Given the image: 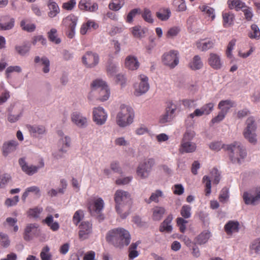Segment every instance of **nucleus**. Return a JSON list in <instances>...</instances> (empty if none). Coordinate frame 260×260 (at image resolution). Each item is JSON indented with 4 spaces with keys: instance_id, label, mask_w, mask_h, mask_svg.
Returning a JSON list of instances; mask_svg holds the SVG:
<instances>
[{
    "instance_id": "9",
    "label": "nucleus",
    "mask_w": 260,
    "mask_h": 260,
    "mask_svg": "<svg viewBox=\"0 0 260 260\" xmlns=\"http://www.w3.org/2000/svg\"><path fill=\"white\" fill-rule=\"evenodd\" d=\"M163 63L170 68H174L179 62V52L177 50H171L164 54L162 56Z\"/></svg>"
},
{
    "instance_id": "55",
    "label": "nucleus",
    "mask_w": 260,
    "mask_h": 260,
    "mask_svg": "<svg viewBox=\"0 0 260 260\" xmlns=\"http://www.w3.org/2000/svg\"><path fill=\"white\" fill-rule=\"evenodd\" d=\"M84 217V212L81 210L76 211L73 217V222L74 224L77 225Z\"/></svg>"
},
{
    "instance_id": "22",
    "label": "nucleus",
    "mask_w": 260,
    "mask_h": 260,
    "mask_svg": "<svg viewBox=\"0 0 260 260\" xmlns=\"http://www.w3.org/2000/svg\"><path fill=\"white\" fill-rule=\"evenodd\" d=\"M18 146V143L13 140L4 143L2 148L4 155L7 156L9 154L15 151Z\"/></svg>"
},
{
    "instance_id": "45",
    "label": "nucleus",
    "mask_w": 260,
    "mask_h": 260,
    "mask_svg": "<svg viewBox=\"0 0 260 260\" xmlns=\"http://www.w3.org/2000/svg\"><path fill=\"white\" fill-rule=\"evenodd\" d=\"M142 17L146 22L150 24L153 23L154 20L152 16L151 11L148 8H144L142 13Z\"/></svg>"
},
{
    "instance_id": "54",
    "label": "nucleus",
    "mask_w": 260,
    "mask_h": 260,
    "mask_svg": "<svg viewBox=\"0 0 260 260\" xmlns=\"http://www.w3.org/2000/svg\"><path fill=\"white\" fill-rule=\"evenodd\" d=\"M251 32L249 34V37L252 39L258 40L260 39V30L256 24L251 26Z\"/></svg>"
},
{
    "instance_id": "32",
    "label": "nucleus",
    "mask_w": 260,
    "mask_h": 260,
    "mask_svg": "<svg viewBox=\"0 0 260 260\" xmlns=\"http://www.w3.org/2000/svg\"><path fill=\"white\" fill-rule=\"evenodd\" d=\"M98 24H96L94 21L89 20L87 21V22L83 23L82 25L80 31L81 35H84L91 28L95 29L98 27Z\"/></svg>"
},
{
    "instance_id": "50",
    "label": "nucleus",
    "mask_w": 260,
    "mask_h": 260,
    "mask_svg": "<svg viewBox=\"0 0 260 260\" xmlns=\"http://www.w3.org/2000/svg\"><path fill=\"white\" fill-rule=\"evenodd\" d=\"M246 126L244 131H256L257 126L253 117H250L247 118L246 122Z\"/></svg>"
},
{
    "instance_id": "34",
    "label": "nucleus",
    "mask_w": 260,
    "mask_h": 260,
    "mask_svg": "<svg viewBox=\"0 0 260 260\" xmlns=\"http://www.w3.org/2000/svg\"><path fill=\"white\" fill-rule=\"evenodd\" d=\"M223 25L224 27H228L233 24L234 15L230 12L222 13Z\"/></svg>"
},
{
    "instance_id": "59",
    "label": "nucleus",
    "mask_w": 260,
    "mask_h": 260,
    "mask_svg": "<svg viewBox=\"0 0 260 260\" xmlns=\"http://www.w3.org/2000/svg\"><path fill=\"white\" fill-rule=\"evenodd\" d=\"M180 31V29L178 26H174L170 28L167 31L166 36L168 38L172 39L177 36Z\"/></svg>"
},
{
    "instance_id": "41",
    "label": "nucleus",
    "mask_w": 260,
    "mask_h": 260,
    "mask_svg": "<svg viewBox=\"0 0 260 260\" xmlns=\"http://www.w3.org/2000/svg\"><path fill=\"white\" fill-rule=\"evenodd\" d=\"M199 9L204 13V14L207 15L208 17H210L211 20H213L215 19V10L213 8L204 5L200 6L199 7Z\"/></svg>"
},
{
    "instance_id": "40",
    "label": "nucleus",
    "mask_w": 260,
    "mask_h": 260,
    "mask_svg": "<svg viewBox=\"0 0 260 260\" xmlns=\"http://www.w3.org/2000/svg\"><path fill=\"white\" fill-rule=\"evenodd\" d=\"M244 138L250 143L255 144L257 142L256 131H243Z\"/></svg>"
},
{
    "instance_id": "35",
    "label": "nucleus",
    "mask_w": 260,
    "mask_h": 260,
    "mask_svg": "<svg viewBox=\"0 0 260 260\" xmlns=\"http://www.w3.org/2000/svg\"><path fill=\"white\" fill-rule=\"evenodd\" d=\"M171 15V10L169 8H163L160 9L156 13L157 18L161 21H167L170 17Z\"/></svg>"
},
{
    "instance_id": "52",
    "label": "nucleus",
    "mask_w": 260,
    "mask_h": 260,
    "mask_svg": "<svg viewBox=\"0 0 260 260\" xmlns=\"http://www.w3.org/2000/svg\"><path fill=\"white\" fill-rule=\"evenodd\" d=\"M48 37L50 41L56 44L60 43L61 40L57 37V30L55 28H52L48 33Z\"/></svg>"
},
{
    "instance_id": "26",
    "label": "nucleus",
    "mask_w": 260,
    "mask_h": 260,
    "mask_svg": "<svg viewBox=\"0 0 260 260\" xmlns=\"http://www.w3.org/2000/svg\"><path fill=\"white\" fill-rule=\"evenodd\" d=\"M139 62L136 57L133 55L127 56L125 59V67L129 70H136L139 67Z\"/></svg>"
},
{
    "instance_id": "21",
    "label": "nucleus",
    "mask_w": 260,
    "mask_h": 260,
    "mask_svg": "<svg viewBox=\"0 0 260 260\" xmlns=\"http://www.w3.org/2000/svg\"><path fill=\"white\" fill-rule=\"evenodd\" d=\"M173 219L172 214H169L162 221L159 226V231L167 233H171L173 231L172 221Z\"/></svg>"
},
{
    "instance_id": "13",
    "label": "nucleus",
    "mask_w": 260,
    "mask_h": 260,
    "mask_svg": "<svg viewBox=\"0 0 260 260\" xmlns=\"http://www.w3.org/2000/svg\"><path fill=\"white\" fill-rule=\"evenodd\" d=\"M40 234L39 225L37 223L27 224L24 229L23 238L25 241H30L37 237Z\"/></svg>"
},
{
    "instance_id": "63",
    "label": "nucleus",
    "mask_w": 260,
    "mask_h": 260,
    "mask_svg": "<svg viewBox=\"0 0 260 260\" xmlns=\"http://www.w3.org/2000/svg\"><path fill=\"white\" fill-rule=\"evenodd\" d=\"M226 145L222 144L221 142L217 141L210 143L209 147L212 150L218 151L222 148L225 149Z\"/></svg>"
},
{
    "instance_id": "42",
    "label": "nucleus",
    "mask_w": 260,
    "mask_h": 260,
    "mask_svg": "<svg viewBox=\"0 0 260 260\" xmlns=\"http://www.w3.org/2000/svg\"><path fill=\"white\" fill-rule=\"evenodd\" d=\"M124 0H112L108 7L112 11H118L124 6Z\"/></svg>"
},
{
    "instance_id": "6",
    "label": "nucleus",
    "mask_w": 260,
    "mask_h": 260,
    "mask_svg": "<svg viewBox=\"0 0 260 260\" xmlns=\"http://www.w3.org/2000/svg\"><path fill=\"white\" fill-rule=\"evenodd\" d=\"M139 82L135 83L134 94L136 96H139L145 93L149 89L148 78L145 75L141 74L138 77Z\"/></svg>"
},
{
    "instance_id": "62",
    "label": "nucleus",
    "mask_w": 260,
    "mask_h": 260,
    "mask_svg": "<svg viewBox=\"0 0 260 260\" xmlns=\"http://www.w3.org/2000/svg\"><path fill=\"white\" fill-rule=\"evenodd\" d=\"M229 199V189L224 187L221 190L219 200V201L222 203L226 202Z\"/></svg>"
},
{
    "instance_id": "51",
    "label": "nucleus",
    "mask_w": 260,
    "mask_h": 260,
    "mask_svg": "<svg viewBox=\"0 0 260 260\" xmlns=\"http://www.w3.org/2000/svg\"><path fill=\"white\" fill-rule=\"evenodd\" d=\"M177 108V105L175 103L170 101L168 103L166 110L172 118H174L176 116Z\"/></svg>"
},
{
    "instance_id": "46",
    "label": "nucleus",
    "mask_w": 260,
    "mask_h": 260,
    "mask_svg": "<svg viewBox=\"0 0 260 260\" xmlns=\"http://www.w3.org/2000/svg\"><path fill=\"white\" fill-rule=\"evenodd\" d=\"M141 13V10L140 8H135L131 10L127 14L125 21L128 23H132L133 22V19L138 14Z\"/></svg>"
},
{
    "instance_id": "3",
    "label": "nucleus",
    "mask_w": 260,
    "mask_h": 260,
    "mask_svg": "<svg viewBox=\"0 0 260 260\" xmlns=\"http://www.w3.org/2000/svg\"><path fill=\"white\" fill-rule=\"evenodd\" d=\"M225 150L228 151L230 159L233 164H241L247 156L246 148L240 142L226 145Z\"/></svg>"
},
{
    "instance_id": "37",
    "label": "nucleus",
    "mask_w": 260,
    "mask_h": 260,
    "mask_svg": "<svg viewBox=\"0 0 260 260\" xmlns=\"http://www.w3.org/2000/svg\"><path fill=\"white\" fill-rule=\"evenodd\" d=\"M30 46L27 44L22 45H17L15 46L16 52L21 56H25L29 52Z\"/></svg>"
},
{
    "instance_id": "48",
    "label": "nucleus",
    "mask_w": 260,
    "mask_h": 260,
    "mask_svg": "<svg viewBox=\"0 0 260 260\" xmlns=\"http://www.w3.org/2000/svg\"><path fill=\"white\" fill-rule=\"evenodd\" d=\"M110 95V89L108 86L99 90V100L101 101H106L109 98Z\"/></svg>"
},
{
    "instance_id": "49",
    "label": "nucleus",
    "mask_w": 260,
    "mask_h": 260,
    "mask_svg": "<svg viewBox=\"0 0 260 260\" xmlns=\"http://www.w3.org/2000/svg\"><path fill=\"white\" fill-rule=\"evenodd\" d=\"M50 250V247L47 245L42 248L40 253L41 260H51L52 254Z\"/></svg>"
},
{
    "instance_id": "8",
    "label": "nucleus",
    "mask_w": 260,
    "mask_h": 260,
    "mask_svg": "<svg viewBox=\"0 0 260 260\" xmlns=\"http://www.w3.org/2000/svg\"><path fill=\"white\" fill-rule=\"evenodd\" d=\"M18 163L22 171L29 176H32L36 174L40 169L43 168L44 166V163L43 161L40 162L39 166L28 165L24 157L20 158L18 160Z\"/></svg>"
},
{
    "instance_id": "14",
    "label": "nucleus",
    "mask_w": 260,
    "mask_h": 260,
    "mask_svg": "<svg viewBox=\"0 0 260 260\" xmlns=\"http://www.w3.org/2000/svg\"><path fill=\"white\" fill-rule=\"evenodd\" d=\"M82 62L87 68H94L99 62V56L96 53L88 51L83 56Z\"/></svg>"
},
{
    "instance_id": "25",
    "label": "nucleus",
    "mask_w": 260,
    "mask_h": 260,
    "mask_svg": "<svg viewBox=\"0 0 260 260\" xmlns=\"http://www.w3.org/2000/svg\"><path fill=\"white\" fill-rule=\"evenodd\" d=\"M197 149V145L192 142H181L180 146L179 149L180 153H192L194 152Z\"/></svg>"
},
{
    "instance_id": "19",
    "label": "nucleus",
    "mask_w": 260,
    "mask_h": 260,
    "mask_svg": "<svg viewBox=\"0 0 260 260\" xmlns=\"http://www.w3.org/2000/svg\"><path fill=\"white\" fill-rule=\"evenodd\" d=\"M215 42L214 40L202 39L196 42V46L200 51H206L214 47Z\"/></svg>"
},
{
    "instance_id": "2",
    "label": "nucleus",
    "mask_w": 260,
    "mask_h": 260,
    "mask_svg": "<svg viewBox=\"0 0 260 260\" xmlns=\"http://www.w3.org/2000/svg\"><path fill=\"white\" fill-rule=\"evenodd\" d=\"M106 238L108 243L119 248L127 246L131 242V236L128 231L122 228L110 230L107 233Z\"/></svg>"
},
{
    "instance_id": "10",
    "label": "nucleus",
    "mask_w": 260,
    "mask_h": 260,
    "mask_svg": "<svg viewBox=\"0 0 260 260\" xmlns=\"http://www.w3.org/2000/svg\"><path fill=\"white\" fill-rule=\"evenodd\" d=\"M214 104L210 102L204 105L200 108H197L193 112L188 115L187 119H193L195 117H201L202 116L209 115L214 110Z\"/></svg>"
},
{
    "instance_id": "43",
    "label": "nucleus",
    "mask_w": 260,
    "mask_h": 260,
    "mask_svg": "<svg viewBox=\"0 0 260 260\" xmlns=\"http://www.w3.org/2000/svg\"><path fill=\"white\" fill-rule=\"evenodd\" d=\"M163 196L164 194L162 191L158 189L156 190L155 192H152L149 199L146 200V202L148 204H150L152 202L155 203H158L159 201V198L163 197Z\"/></svg>"
},
{
    "instance_id": "57",
    "label": "nucleus",
    "mask_w": 260,
    "mask_h": 260,
    "mask_svg": "<svg viewBox=\"0 0 260 260\" xmlns=\"http://www.w3.org/2000/svg\"><path fill=\"white\" fill-rule=\"evenodd\" d=\"M228 3L231 9H235L238 10L243 6V3L240 0H229Z\"/></svg>"
},
{
    "instance_id": "33",
    "label": "nucleus",
    "mask_w": 260,
    "mask_h": 260,
    "mask_svg": "<svg viewBox=\"0 0 260 260\" xmlns=\"http://www.w3.org/2000/svg\"><path fill=\"white\" fill-rule=\"evenodd\" d=\"M211 236L209 231H204L196 238V243L199 245L204 244L208 242Z\"/></svg>"
},
{
    "instance_id": "5",
    "label": "nucleus",
    "mask_w": 260,
    "mask_h": 260,
    "mask_svg": "<svg viewBox=\"0 0 260 260\" xmlns=\"http://www.w3.org/2000/svg\"><path fill=\"white\" fill-rule=\"evenodd\" d=\"M104 206V201L101 198H94L88 204V210L92 216H98L99 220H103L104 216L101 214Z\"/></svg>"
},
{
    "instance_id": "53",
    "label": "nucleus",
    "mask_w": 260,
    "mask_h": 260,
    "mask_svg": "<svg viewBox=\"0 0 260 260\" xmlns=\"http://www.w3.org/2000/svg\"><path fill=\"white\" fill-rule=\"evenodd\" d=\"M181 215L184 218H189L191 215V207L188 205H184L180 210Z\"/></svg>"
},
{
    "instance_id": "16",
    "label": "nucleus",
    "mask_w": 260,
    "mask_h": 260,
    "mask_svg": "<svg viewBox=\"0 0 260 260\" xmlns=\"http://www.w3.org/2000/svg\"><path fill=\"white\" fill-rule=\"evenodd\" d=\"M71 118L72 122L79 127H85L87 124V118L80 112H73Z\"/></svg>"
},
{
    "instance_id": "17",
    "label": "nucleus",
    "mask_w": 260,
    "mask_h": 260,
    "mask_svg": "<svg viewBox=\"0 0 260 260\" xmlns=\"http://www.w3.org/2000/svg\"><path fill=\"white\" fill-rule=\"evenodd\" d=\"M208 62L210 66L214 70L220 69L223 64L221 56L215 53H210Z\"/></svg>"
},
{
    "instance_id": "47",
    "label": "nucleus",
    "mask_w": 260,
    "mask_h": 260,
    "mask_svg": "<svg viewBox=\"0 0 260 260\" xmlns=\"http://www.w3.org/2000/svg\"><path fill=\"white\" fill-rule=\"evenodd\" d=\"M107 75L109 77H114L118 71V66L116 64L112 62H108L106 67Z\"/></svg>"
},
{
    "instance_id": "24",
    "label": "nucleus",
    "mask_w": 260,
    "mask_h": 260,
    "mask_svg": "<svg viewBox=\"0 0 260 260\" xmlns=\"http://www.w3.org/2000/svg\"><path fill=\"white\" fill-rule=\"evenodd\" d=\"M27 128L30 135L33 137H40L46 133V128L43 125H29Z\"/></svg>"
},
{
    "instance_id": "7",
    "label": "nucleus",
    "mask_w": 260,
    "mask_h": 260,
    "mask_svg": "<svg viewBox=\"0 0 260 260\" xmlns=\"http://www.w3.org/2000/svg\"><path fill=\"white\" fill-rule=\"evenodd\" d=\"M154 164L153 159L149 158L140 163L137 169V175L141 179L147 178Z\"/></svg>"
},
{
    "instance_id": "39",
    "label": "nucleus",
    "mask_w": 260,
    "mask_h": 260,
    "mask_svg": "<svg viewBox=\"0 0 260 260\" xmlns=\"http://www.w3.org/2000/svg\"><path fill=\"white\" fill-rule=\"evenodd\" d=\"M203 66L201 60V57L198 55H195L192 58V61L189 63L190 68L193 70L200 69Z\"/></svg>"
},
{
    "instance_id": "30",
    "label": "nucleus",
    "mask_w": 260,
    "mask_h": 260,
    "mask_svg": "<svg viewBox=\"0 0 260 260\" xmlns=\"http://www.w3.org/2000/svg\"><path fill=\"white\" fill-rule=\"evenodd\" d=\"M49 228L54 232L57 231L59 229V224L57 221H54L53 217L52 215H48L46 218L43 220Z\"/></svg>"
},
{
    "instance_id": "58",
    "label": "nucleus",
    "mask_w": 260,
    "mask_h": 260,
    "mask_svg": "<svg viewBox=\"0 0 260 260\" xmlns=\"http://www.w3.org/2000/svg\"><path fill=\"white\" fill-rule=\"evenodd\" d=\"M203 182L205 184L206 187V195L208 196L211 193V178L208 176H204L203 178Z\"/></svg>"
},
{
    "instance_id": "44",
    "label": "nucleus",
    "mask_w": 260,
    "mask_h": 260,
    "mask_svg": "<svg viewBox=\"0 0 260 260\" xmlns=\"http://www.w3.org/2000/svg\"><path fill=\"white\" fill-rule=\"evenodd\" d=\"M48 8L50 10L48 15L51 18L55 17L59 12V9L57 4L54 2H50L49 3Z\"/></svg>"
},
{
    "instance_id": "23",
    "label": "nucleus",
    "mask_w": 260,
    "mask_h": 260,
    "mask_svg": "<svg viewBox=\"0 0 260 260\" xmlns=\"http://www.w3.org/2000/svg\"><path fill=\"white\" fill-rule=\"evenodd\" d=\"M58 135L59 137L58 145V147L63 148L68 150L71 146V140L69 136L64 135L63 132H58Z\"/></svg>"
},
{
    "instance_id": "56",
    "label": "nucleus",
    "mask_w": 260,
    "mask_h": 260,
    "mask_svg": "<svg viewBox=\"0 0 260 260\" xmlns=\"http://www.w3.org/2000/svg\"><path fill=\"white\" fill-rule=\"evenodd\" d=\"M211 177L213 179V184H218L220 180V173L219 171L216 169H213L211 172Z\"/></svg>"
},
{
    "instance_id": "15",
    "label": "nucleus",
    "mask_w": 260,
    "mask_h": 260,
    "mask_svg": "<svg viewBox=\"0 0 260 260\" xmlns=\"http://www.w3.org/2000/svg\"><path fill=\"white\" fill-rule=\"evenodd\" d=\"M79 237L81 240L87 239L92 233V224L88 221H83L79 226Z\"/></svg>"
},
{
    "instance_id": "29",
    "label": "nucleus",
    "mask_w": 260,
    "mask_h": 260,
    "mask_svg": "<svg viewBox=\"0 0 260 260\" xmlns=\"http://www.w3.org/2000/svg\"><path fill=\"white\" fill-rule=\"evenodd\" d=\"M152 218L154 221H159L162 218L166 212L165 208L160 206H155L152 209Z\"/></svg>"
},
{
    "instance_id": "11",
    "label": "nucleus",
    "mask_w": 260,
    "mask_h": 260,
    "mask_svg": "<svg viewBox=\"0 0 260 260\" xmlns=\"http://www.w3.org/2000/svg\"><path fill=\"white\" fill-rule=\"evenodd\" d=\"M77 22L78 18L74 15H70L63 20V25L68 29L67 35L69 38L74 37Z\"/></svg>"
},
{
    "instance_id": "27",
    "label": "nucleus",
    "mask_w": 260,
    "mask_h": 260,
    "mask_svg": "<svg viewBox=\"0 0 260 260\" xmlns=\"http://www.w3.org/2000/svg\"><path fill=\"white\" fill-rule=\"evenodd\" d=\"M224 230L228 235H231L238 232L239 229V223L237 221L230 220L224 225Z\"/></svg>"
},
{
    "instance_id": "28",
    "label": "nucleus",
    "mask_w": 260,
    "mask_h": 260,
    "mask_svg": "<svg viewBox=\"0 0 260 260\" xmlns=\"http://www.w3.org/2000/svg\"><path fill=\"white\" fill-rule=\"evenodd\" d=\"M234 106V103L231 100H222L219 103L218 108L221 112L226 115L230 109Z\"/></svg>"
},
{
    "instance_id": "64",
    "label": "nucleus",
    "mask_w": 260,
    "mask_h": 260,
    "mask_svg": "<svg viewBox=\"0 0 260 260\" xmlns=\"http://www.w3.org/2000/svg\"><path fill=\"white\" fill-rule=\"evenodd\" d=\"M250 249L257 254L260 253V237L252 241L250 245Z\"/></svg>"
},
{
    "instance_id": "61",
    "label": "nucleus",
    "mask_w": 260,
    "mask_h": 260,
    "mask_svg": "<svg viewBox=\"0 0 260 260\" xmlns=\"http://www.w3.org/2000/svg\"><path fill=\"white\" fill-rule=\"evenodd\" d=\"M196 135V133L193 131L186 130L183 135L181 142H191Z\"/></svg>"
},
{
    "instance_id": "18",
    "label": "nucleus",
    "mask_w": 260,
    "mask_h": 260,
    "mask_svg": "<svg viewBox=\"0 0 260 260\" xmlns=\"http://www.w3.org/2000/svg\"><path fill=\"white\" fill-rule=\"evenodd\" d=\"M78 6L81 10L91 12H95L99 8L98 4L91 0H80Z\"/></svg>"
},
{
    "instance_id": "4",
    "label": "nucleus",
    "mask_w": 260,
    "mask_h": 260,
    "mask_svg": "<svg viewBox=\"0 0 260 260\" xmlns=\"http://www.w3.org/2000/svg\"><path fill=\"white\" fill-rule=\"evenodd\" d=\"M135 118L134 109L129 106L121 105L116 117V123L120 127H126L130 125Z\"/></svg>"
},
{
    "instance_id": "60",
    "label": "nucleus",
    "mask_w": 260,
    "mask_h": 260,
    "mask_svg": "<svg viewBox=\"0 0 260 260\" xmlns=\"http://www.w3.org/2000/svg\"><path fill=\"white\" fill-rule=\"evenodd\" d=\"M43 211V208L42 207H36L32 209H29L28 214V215L32 218H38L40 214Z\"/></svg>"
},
{
    "instance_id": "31",
    "label": "nucleus",
    "mask_w": 260,
    "mask_h": 260,
    "mask_svg": "<svg viewBox=\"0 0 260 260\" xmlns=\"http://www.w3.org/2000/svg\"><path fill=\"white\" fill-rule=\"evenodd\" d=\"M131 31L135 38L141 39L144 37L146 28L140 25H136L131 28Z\"/></svg>"
},
{
    "instance_id": "36",
    "label": "nucleus",
    "mask_w": 260,
    "mask_h": 260,
    "mask_svg": "<svg viewBox=\"0 0 260 260\" xmlns=\"http://www.w3.org/2000/svg\"><path fill=\"white\" fill-rule=\"evenodd\" d=\"M20 25L22 29L26 31L31 32L35 31L36 29V25L34 23L29 22V20L24 19L20 22Z\"/></svg>"
},
{
    "instance_id": "1",
    "label": "nucleus",
    "mask_w": 260,
    "mask_h": 260,
    "mask_svg": "<svg viewBox=\"0 0 260 260\" xmlns=\"http://www.w3.org/2000/svg\"><path fill=\"white\" fill-rule=\"evenodd\" d=\"M131 200V196L128 192L121 189L116 191L114 194L115 209L121 218L124 219L129 214Z\"/></svg>"
},
{
    "instance_id": "12",
    "label": "nucleus",
    "mask_w": 260,
    "mask_h": 260,
    "mask_svg": "<svg viewBox=\"0 0 260 260\" xmlns=\"http://www.w3.org/2000/svg\"><path fill=\"white\" fill-rule=\"evenodd\" d=\"M93 120L98 125L104 124L107 119L108 115L105 109L102 107L93 109Z\"/></svg>"
},
{
    "instance_id": "20",
    "label": "nucleus",
    "mask_w": 260,
    "mask_h": 260,
    "mask_svg": "<svg viewBox=\"0 0 260 260\" xmlns=\"http://www.w3.org/2000/svg\"><path fill=\"white\" fill-rule=\"evenodd\" d=\"M15 19L9 16L3 17L0 20V30H6L12 29L14 26Z\"/></svg>"
},
{
    "instance_id": "38",
    "label": "nucleus",
    "mask_w": 260,
    "mask_h": 260,
    "mask_svg": "<svg viewBox=\"0 0 260 260\" xmlns=\"http://www.w3.org/2000/svg\"><path fill=\"white\" fill-rule=\"evenodd\" d=\"M91 88L93 90H100L102 88L108 86L107 83L101 79H96L92 81L91 83Z\"/></svg>"
}]
</instances>
